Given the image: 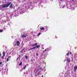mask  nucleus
Here are the masks:
<instances>
[{
	"instance_id": "obj_40",
	"label": "nucleus",
	"mask_w": 77,
	"mask_h": 77,
	"mask_svg": "<svg viewBox=\"0 0 77 77\" xmlns=\"http://www.w3.org/2000/svg\"><path fill=\"white\" fill-rule=\"evenodd\" d=\"M0 3H1V2L0 1Z\"/></svg>"
},
{
	"instance_id": "obj_22",
	"label": "nucleus",
	"mask_w": 77,
	"mask_h": 77,
	"mask_svg": "<svg viewBox=\"0 0 77 77\" xmlns=\"http://www.w3.org/2000/svg\"><path fill=\"white\" fill-rule=\"evenodd\" d=\"M29 6H31V5H32V2H30L29 3Z\"/></svg>"
},
{
	"instance_id": "obj_21",
	"label": "nucleus",
	"mask_w": 77,
	"mask_h": 77,
	"mask_svg": "<svg viewBox=\"0 0 77 77\" xmlns=\"http://www.w3.org/2000/svg\"><path fill=\"white\" fill-rule=\"evenodd\" d=\"M2 32H3V30L2 29H0V32H1V33H2Z\"/></svg>"
},
{
	"instance_id": "obj_14",
	"label": "nucleus",
	"mask_w": 77,
	"mask_h": 77,
	"mask_svg": "<svg viewBox=\"0 0 77 77\" xmlns=\"http://www.w3.org/2000/svg\"><path fill=\"white\" fill-rule=\"evenodd\" d=\"M19 57H18L17 59V61L18 60V59L20 60V57H21V55H19Z\"/></svg>"
},
{
	"instance_id": "obj_42",
	"label": "nucleus",
	"mask_w": 77,
	"mask_h": 77,
	"mask_svg": "<svg viewBox=\"0 0 77 77\" xmlns=\"http://www.w3.org/2000/svg\"><path fill=\"white\" fill-rule=\"evenodd\" d=\"M5 1H6V0H4Z\"/></svg>"
},
{
	"instance_id": "obj_26",
	"label": "nucleus",
	"mask_w": 77,
	"mask_h": 77,
	"mask_svg": "<svg viewBox=\"0 0 77 77\" xmlns=\"http://www.w3.org/2000/svg\"><path fill=\"white\" fill-rule=\"evenodd\" d=\"M41 33H39L38 35V36H39L40 35H41Z\"/></svg>"
},
{
	"instance_id": "obj_11",
	"label": "nucleus",
	"mask_w": 77,
	"mask_h": 77,
	"mask_svg": "<svg viewBox=\"0 0 77 77\" xmlns=\"http://www.w3.org/2000/svg\"><path fill=\"white\" fill-rule=\"evenodd\" d=\"M37 44H38V43H36L35 44H32L31 45H32V46L33 47V46H36V45H37Z\"/></svg>"
},
{
	"instance_id": "obj_6",
	"label": "nucleus",
	"mask_w": 77,
	"mask_h": 77,
	"mask_svg": "<svg viewBox=\"0 0 77 77\" xmlns=\"http://www.w3.org/2000/svg\"><path fill=\"white\" fill-rule=\"evenodd\" d=\"M44 27L45 28V32H46V31H47L48 30V27L46 26Z\"/></svg>"
},
{
	"instance_id": "obj_31",
	"label": "nucleus",
	"mask_w": 77,
	"mask_h": 77,
	"mask_svg": "<svg viewBox=\"0 0 77 77\" xmlns=\"http://www.w3.org/2000/svg\"><path fill=\"white\" fill-rule=\"evenodd\" d=\"M10 57H11V56H8V58H10Z\"/></svg>"
},
{
	"instance_id": "obj_44",
	"label": "nucleus",
	"mask_w": 77,
	"mask_h": 77,
	"mask_svg": "<svg viewBox=\"0 0 77 77\" xmlns=\"http://www.w3.org/2000/svg\"><path fill=\"white\" fill-rule=\"evenodd\" d=\"M24 1H25V0H24Z\"/></svg>"
},
{
	"instance_id": "obj_37",
	"label": "nucleus",
	"mask_w": 77,
	"mask_h": 77,
	"mask_svg": "<svg viewBox=\"0 0 77 77\" xmlns=\"http://www.w3.org/2000/svg\"><path fill=\"white\" fill-rule=\"evenodd\" d=\"M72 2H74V0H72Z\"/></svg>"
},
{
	"instance_id": "obj_25",
	"label": "nucleus",
	"mask_w": 77,
	"mask_h": 77,
	"mask_svg": "<svg viewBox=\"0 0 77 77\" xmlns=\"http://www.w3.org/2000/svg\"><path fill=\"white\" fill-rule=\"evenodd\" d=\"M7 62H8L9 61V58H8L7 59Z\"/></svg>"
},
{
	"instance_id": "obj_12",
	"label": "nucleus",
	"mask_w": 77,
	"mask_h": 77,
	"mask_svg": "<svg viewBox=\"0 0 77 77\" xmlns=\"http://www.w3.org/2000/svg\"><path fill=\"white\" fill-rule=\"evenodd\" d=\"M67 63H69V62H70V59H69V58H68L67 60Z\"/></svg>"
},
{
	"instance_id": "obj_28",
	"label": "nucleus",
	"mask_w": 77,
	"mask_h": 77,
	"mask_svg": "<svg viewBox=\"0 0 77 77\" xmlns=\"http://www.w3.org/2000/svg\"><path fill=\"white\" fill-rule=\"evenodd\" d=\"M2 62L0 61V65H2Z\"/></svg>"
},
{
	"instance_id": "obj_17",
	"label": "nucleus",
	"mask_w": 77,
	"mask_h": 77,
	"mask_svg": "<svg viewBox=\"0 0 77 77\" xmlns=\"http://www.w3.org/2000/svg\"><path fill=\"white\" fill-rule=\"evenodd\" d=\"M40 47V45H37L36 46V48H39Z\"/></svg>"
},
{
	"instance_id": "obj_41",
	"label": "nucleus",
	"mask_w": 77,
	"mask_h": 77,
	"mask_svg": "<svg viewBox=\"0 0 77 77\" xmlns=\"http://www.w3.org/2000/svg\"><path fill=\"white\" fill-rule=\"evenodd\" d=\"M3 69L2 68V70H3Z\"/></svg>"
},
{
	"instance_id": "obj_27",
	"label": "nucleus",
	"mask_w": 77,
	"mask_h": 77,
	"mask_svg": "<svg viewBox=\"0 0 77 77\" xmlns=\"http://www.w3.org/2000/svg\"><path fill=\"white\" fill-rule=\"evenodd\" d=\"M69 54V53H68L67 54V56H68Z\"/></svg>"
},
{
	"instance_id": "obj_8",
	"label": "nucleus",
	"mask_w": 77,
	"mask_h": 77,
	"mask_svg": "<svg viewBox=\"0 0 77 77\" xmlns=\"http://www.w3.org/2000/svg\"><path fill=\"white\" fill-rule=\"evenodd\" d=\"M13 4H11L9 6V8L10 9H12L13 8Z\"/></svg>"
},
{
	"instance_id": "obj_10",
	"label": "nucleus",
	"mask_w": 77,
	"mask_h": 77,
	"mask_svg": "<svg viewBox=\"0 0 77 77\" xmlns=\"http://www.w3.org/2000/svg\"><path fill=\"white\" fill-rule=\"evenodd\" d=\"M72 10L73 11L75 9V6L74 5H72Z\"/></svg>"
},
{
	"instance_id": "obj_33",
	"label": "nucleus",
	"mask_w": 77,
	"mask_h": 77,
	"mask_svg": "<svg viewBox=\"0 0 77 77\" xmlns=\"http://www.w3.org/2000/svg\"><path fill=\"white\" fill-rule=\"evenodd\" d=\"M25 9H27V8L26 7H25Z\"/></svg>"
},
{
	"instance_id": "obj_5",
	"label": "nucleus",
	"mask_w": 77,
	"mask_h": 77,
	"mask_svg": "<svg viewBox=\"0 0 77 77\" xmlns=\"http://www.w3.org/2000/svg\"><path fill=\"white\" fill-rule=\"evenodd\" d=\"M27 36V34H24L21 36V37L22 38H26Z\"/></svg>"
},
{
	"instance_id": "obj_32",
	"label": "nucleus",
	"mask_w": 77,
	"mask_h": 77,
	"mask_svg": "<svg viewBox=\"0 0 77 77\" xmlns=\"http://www.w3.org/2000/svg\"><path fill=\"white\" fill-rule=\"evenodd\" d=\"M26 65H27V66H29V64H26Z\"/></svg>"
},
{
	"instance_id": "obj_2",
	"label": "nucleus",
	"mask_w": 77,
	"mask_h": 77,
	"mask_svg": "<svg viewBox=\"0 0 77 77\" xmlns=\"http://www.w3.org/2000/svg\"><path fill=\"white\" fill-rule=\"evenodd\" d=\"M11 4V2H8L6 4H4L2 6V8H7Z\"/></svg>"
},
{
	"instance_id": "obj_13",
	"label": "nucleus",
	"mask_w": 77,
	"mask_h": 77,
	"mask_svg": "<svg viewBox=\"0 0 77 77\" xmlns=\"http://www.w3.org/2000/svg\"><path fill=\"white\" fill-rule=\"evenodd\" d=\"M35 76H37L38 75V70L36 71L35 73Z\"/></svg>"
},
{
	"instance_id": "obj_35",
	"label": "nucleus",
	"mask_w": 77,
	"mask_h": 77,
	"mask_svg": "<svg viewBox=\"0 0 77 77\" xmlns=\"http://www.w3.org/2000/svg\"><path fill=\"white\" fill-rule=\"evenodd\" d=\"M1 71V68H0V71Z\"/></svg>"
},
{
	"instance_id": "obj_18",
	"label": "nucleus",
	"mask_w": 77,
	"mask_h": 77,
	"mask_svg": "<svg viewBox=\"0 0 77 77\" xmlns=\"http://www.w3.org/2000/svg\"><path fill=\"white\" fill-rule=\"evenodd\" d=\"M19 66H21V65H22V62H20L19 64Z\"/></svg>"
},
{
	"instance_id": "obj_16",
	"label": "nucleus",
	"mask_w": 77,
	"mask_h": 77,
	"mask_svg": "<svg viewBox=\"0 0 77 77\" xmlns=\"http://www.w3.org/2000/svg\"><path fill=\"white\" fill-rule=\"evenodd\" d=\"M74 68L75 70H76L77 69V66H74Z\"/></svg>"
},
{
	"instance_id": "obj_30",
	"label": "nucleus",
	"mask_w": 77,
	"mask_h": 77,
	"mask_svg": "<svg viewBox=\"0 0 77 77\" xmlns=\"http://www.w3.org/2000/svg\"><path fill=\"white\" fill-rule=\"evenodd\" d=\"M36 56H38V53H36Z\"/></svg>"
},
{
	"instance_id": "obj_19",
	"label": "nucleus",
	"mask_w": 77,
	"mask_h": 77,
	"mask_svg": "<svg viewBox=\"0 0 77 77\" xmlns=\"http://www.w3.org/2000/svg\"><path fill=\"white\" fill-rule=\"evenodd\" d=\"M26 68V66H25L23 68V69H25Z\"/></svg>"
},
{
	"instance_id": "obj_36",
	"label": "nucleus",
	"mask_w": 77,
	"mask_h": 77,
	"mask_svg": "<svg viewBox=\"0 0 77 77\" xmlns=\"http://www.w3.org/2000/svg\"><path fill=\"white\" fill-rule=\"evenodd\" d=\"M44 76L43 75H42V76L41 77H43Z\"/></svg>"
},
{
	"instance_id": "obj_34",
	"label": "nucleus",
	"mask_w": 77,
	"mask_h": 77,
	"mask_svg": "<svg viewBox=\"0 0 77 77\" xmlns=\"http://www.w3.org/2000/svg\"><path fill=\"white\" fill-rule=\"evenodd\" d=\"M70 54H71V52H70Z\"/></svg>"
},
{
	"instance_id": "obj_4",
	"label": "nucleus",
	"mask_w": 77,
	"mask_h": 77,
	"mask_svg": "<svg viewBox=\"0 0 77 77\" xmlns=\"http://www.w3.org/2000/svg\"><path fill=\"white\" fill-rule=\"evenodd\" d=\"M51 50V48H48L45 49V50L44 51H43L42 53H44V51H49Z\"/></svg>"
},
{
	"instance_id": "obj_7",
	"label": "nucleus",
	"mask_w": 77,
	"mask_h": 77,
	"mask_svg": "<svg viewBox=\"0 0 77 77\" xmlns=\"http://www.w3.org/2000/svg\"><path fill=\"white\" fill-rule=\"evenodd\" d=\"M40 29L41 30H42V32H44V30H45V28H44V27L40 28Z\"/></svg>"
},
{
	"instance_id": "obj_29",
	"label": "nucleus",
	"mask_w": 77,
	"mask_h": 77,
	"mask_svg": "<svg viewBox=\"0 0 77 77\" xmlns=\"http://www.w3.org/2000/svg\"><path fill=\"white\" fill-rule=\"evenodd\" d=\"M27 56H25V58L26 59H27Z\"/></svg>"
},
{
	"instance_id": "obj_20",
	"label": "nucleus",
	"mask_w": 77,
	"mask_h": 77,
	"mask_svg": "<svg viewBox=\"0 0 77 77\" xmlns=\"http://www.w3.org/2000/svg\"><path fill=\"white\" fill-rule=\"evenodd\" d=\"M24 50H25V49H23V50L21 51L20 52H21V53H22L23 51Z\"/></svg>"
},
{
	"instance_id": "obj_9",
	"label": "nucleus",
	"mask_w": 77,
	"mask_h": 77,
	"mask_svg": "<svg viewBox=\"0 0 77 77\" xmlns=\"http://www.w3.org/2000/svg\"><path fill=\"white\" fill-rule=\"evenodd\" d=\"M35 48L36 47H33V48H32L30 49H29L28 51H30V50H33V49H35Z\"/></svg>"
},
{
	"instance_id": "obj_3",
	"label": "nucleus",
	"mask_w": 77,
	"mask_h": 77,
	"mask_svg": "<svg viewBox=\"0 0 77 77\" xmlns=\"http://www.w3.org/2000/svg\"><path fill=\"white\" fill-rule=\"evenodd\" d=\"M20 42L18 41H17L16 43H15V42L13 43V45L14 46V47H15L16 45L19 46L20 45Z\"/></svg>"
},
{
	"instance_id": "obj_1",
	"label": "nucleus",
	"mask_w": 77,
	"mask_h": 77,
	"mask_svg": "<svg viewBox=\"0 0 77 77\" xmlns=\"http://www.w3.org/2000/svg\"><path fill=\"white\" fill-rule=\"evenodd\" d=\"M8 69L6 68L4 70H2V75H4V74H5V75H7L8 74Z\"/></svg>"
},
{
	"instance_id": "obj_43",
	"label": "nucleus",
	"mask_w": 77,
	"mask_h": 77,
	"mask_svg": "<svg viewBox=\"0 0 77 77\" xmlns=\"http://www.w3.org/2000/svg\"><path fill=\"white\" fill-rule=\"evenodd\" d=\"M43 49H44V48H43Z\"/></svg>"
},
{
	"instance_id": "obj_15",
	"label": "nucleus",
	"mask_w": 77,
	"mask_h": 77,
	"mask_svg": "<svg viewBox=\"0 0 77 77\" xmlns=\"http://www.w3.org/2000/svg\"><path fill=\"white\" fill-rule=\"evenodd\" d=\"M2 54H3V56H5V51L3 52Z\"/></svg>"
},
{
	"instance_id": "obj_23",
	"label": "nucleus",
	"mask_w": 77,
	"mask_h": 77,
	"mask_svg": "<svg viewBox=\"0 0 77 77\" xmlns=\"http://www.w3.org/2000/svg\"><path fill=\"white\" fill-rule=\"evenodd\" d=\"M5 57V56H4L3 55L2 56V59H4V57Z\"/></svg>"
},
{
	"instance_id": "obj_38",
	"label": "nucleus",
	"mask_w": 77,
	"mask_h": 77,
	"mask_svg": "<svg viewBox=\"0 0 77 77\" xmlns=\"http://www.w3.org/2000/svg\"><path fill=\"white\" fill-rule=\"evenodd\" d=\"M60 1L61 2H62V0H60Z\"/></svg>"
},
{
	"instance_id": "obj_24",
	"label": "nucleus",
	"mask_w": 77,
	"mask_h": 77,
	"mask_svg": "<svg viewBox=\"0 0 77 77\" xmlns=\"http://www.w3.org/2000/svg\"><path fill=\"white\" fill-rule=\"evenodd\" d=\"M65 8V5H63L62 6V7H61V8Z\"/></svg>"
},
{
	"instance_id": "obj_39",
	"label": "nucleus",
	"mask_w": 77,
	"mask_h": 77,
	"mask_svg": "<svg viewBox=\"0 0 77 77\" xmlns=\"http://www.w3.org/2000/svg\"><path fill=\"white\" fill-rule=\"evenodd\" d=\"M2 55H1V54H0V56H1Z\"/></svg>"
}]
</instances>
